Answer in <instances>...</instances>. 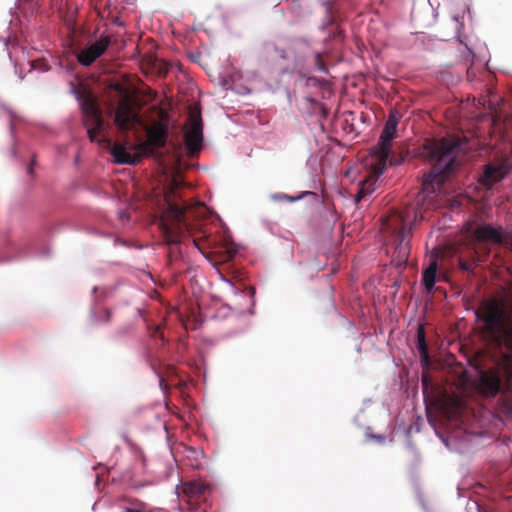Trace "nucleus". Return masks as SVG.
I'll return each mask as SVG.
<instances>
[{
  "label": "nucleus",
  "instance_id": "obj_1",
  "mask_svg": "<svg viewBox=\"0 0 512 512\" xmlns=\"http://www.w3.org/2000/svg\"><path fill=\"white\" fill-rule=\"evenodd\" d=\"M177 187V182L173 181L170 192L165 195L167 208L159 220L162 236L169 246V256H177V245L189 235L194 245L214 266L231 261L238 251L236 244L229 237L222 240L210 239V234L206 230H197L187 218L190 206L181 205L171 199V194H174Z\"/></svg>",
  "mask_w": 512,
  "mask_h": 512
},
{
  "label": "nucleus",
  "instance_id": "obj_2",
  "mask_svg": "<svg viewBox=\"0 0 512 512\" xmlns=\"http://www.w3.org/2000/svg\"><path fill=\"white\" fill-rule=\"evenodd\" d=\"M475 314L485 340L512 353V293L483 301Z\"/></svg>",
  "mask_w": 512,
  "mask_h": 512
},
{
  "label": "nucleus",
  "instance_id": "obj_3",
  "mask_svg": "<svg viewBox=\"0 0 512 512\" xmlns=\"http://www.w3.org/2000/svg\"><path fill=\"white\" fill-rule=\"evenodd\" d=\"M477 389L484 397H494L501 392L499 411L512 416V356H505L495 370L481 371Z\"/></svg>",
  "mask_w": 512,
  "mask_h": 512
},
{
  "label": "nucleus",
  "instance_id": "obj_4",
  "mask_svg": "<svg viewBox=\"0 0 512 512\" xmlns=\"http://www.w3.org/2000/svg\"><path fill=\"white\" fill-rule=\"evenodd\" d=\"M399 122V113L392 110L384 125L379 137L377 146L375 147L374 161L371 163L370 175L361 182L359 190L355 196V202L358 203L367 195L375 190V184L380 175L384 173L387 167V160L390 155L392 141L396 138L397 126Z\"/></svg>",
  "mask_w": 512,
  "mask_h": 512
},
{
  "label": "nucleus",
  "instance_id": "obj_5",
  "mask_svg": "<svg viewBox=\"0 0 512 512\" xmlns=\"http://www.w3.org/2000/svg\"><path fill=\"white\" fill-rule=\"evenodd\" d=\"M459 143L452 139H429L423 145V153L433 164L432 170L423 185L428 189V184L437 181L442 183L459 166L457 155Z\"/></svg>",
  "mask_w": 512,
  "mask_h": 512
},
{
  "label": "nucleus",
  "instance_id": "obj_6",
  "mask_svg": "<svg viewBox=\"0 0 512 512\" xmlns=\"http://www.w3.org/2000/svg\"><path fill=\"white\" fill-rule=\"evenodd\" d=\"M381 231L384 234L388 251L393 249V258L397 264H405L410 252V229L407 228V218L404 213L393 211L383 220Z\"/></svg>",
  "mask_w": 512,
  "mask_h": 512
},
{
  "label": "nucleus",
  "instance_id": "obj_7",
  "mask_svg": "<svg viewBox=\"0 0 512 512\" xmlns=\"http://www.w3.org/2000/svg\"><path fill=\"white\" fill-rule=\"evenodd\" d=\"M80 106L83 124L87 129L88 137L91 142H94L103 135L105 128L102 111L98 106L96 98L92 94L83 95L81 97Z\"/></svg>",
  "mask_w": 512,
  "mask_h": 512
},
{
  "label": "nucleus",
  "instance_id": "obj_8",
  "mask_svg": "<svg viewBox=\"0 0 512 512\" xmlns=\"http://www.w3.org/2000/svg\"><path fill=\"white\" fill-rule=\"evenodd\" d=\"M185 145L190 154L199 152L203 142V123L201 109L194 105L189 107V115L184 133Z\"/></svg>",
  "mask_w": 512,
  "mask_h": 512
},
{
  "label": "nucleus",
  "instance_id": "obj_9",
  "mask_svg": "<svg viewBox=\"0 0 512 512\" xmlns=\"http://www.w3.org/2000/svg\"><path fill=\"white\" fill-rule=\"evenodd\" d=\"M112 42L110 35L102 34L98 40L89 44L77 54L78 62L83 66H90L101 57Z\"/></svg>",
  "mask_w": 512,
  "mask_h": 512
},
{
  "label": "nucleus",
  "instance_id": "obj_10",
  "mask_svg": "<svg viewBox=\"0 0 512 512\" xmlns=\"http://www.w3.org/2000/svg\"><path fill=\"white\" fill-rule=\"evenodd\" d=\"M167 136V127L158 123L147 131V141L138 145H131V149L140 150L143 154L152 152L155 148H162L165 146Z\"/></svg>",
  "mask_w": 512,
  "mask_h": 512
},
{
  "label": "nucleus",
  "instance_id": "obj_11",
  "mask_svg": "<svg viewBox=\"0 0 512 512\" xmlns=\"http://www.w3.org/2000/svg\"><path fill=\"white\" fill-rule=\"evenodd\" d=\"M115 123L120 130L127 131L140 123V119L130 103L123 100L117 106Z\"/></svg>",
  "mask_w": 512,
  "mask_h": 512
},
{
  "label": "nucleus",
  "instance_id": "obj_12",
  "mask_svg": "<svg viewBox=\"0 0 512 512\" xmlns=\"http://www.w3.org/2000/svg\"><path fill=\"white\" fill-rule=\"evenodd\" d=\"M504 237L500 229L494 228L489 224L479 225L475 228L472 234V246H476V242H489L493 244H501Z\"/></svg>",
  "mask_w": 512,
  "mask_h": 512
},
{
  "label": "nucleus",
  "instance_id": "obj_13",
  "mask_svg": "<svg viewBox=\"0 0 512 512\" xmlns=\"http://www.w3.org/2000/svg\"><path fill=\"white\" fill-rule=\"evenodd\" d=\"M134 151L130 153L124 145L115 143L111 148V155L117 164L135 165L141 161L143 153L140 150Z\"/></svg>",
  "mask_w": 512,
  "mask_h": 512
},
{
  "label": "nucleus",
  "instance_id": "obj_14",
  "mask_svg": "<svg viewBox=\"0 0 512 512\" xmlns=\"http://www.w3.org/2000/svg\"><path fill=\"white\" fill-rule=\"evenodd\" d=\"M507 173V169L504 165L487 164L484 169L482 183L487 186L501 181Z\"/></svg>",
  "mask_w": 512,
  "mask_h": 512
},
{
  "label": "nucleus",
  "instance_id": "obj_15",
  "mask_svg": "<svg viewBox=\"0 0 512 512\" xmlns=\"http://www.w3.org/2000/svg\"><path fill=\"white\" fill-rule=\"evenodd\" d=\"M417 349L419 351L421 361L428 365L430 358L428 353V345L426 342L425 329L423 325H419L417 329Z\"/></svg>",
  "mask_w": 512,
  "mask_h": 512
},
{
  "label": "nucleus",
  "instance_id": "obj_16",
  "mask_svg": "<svg viewBox=\"0 0 512 512\" xmlns=\"http://www.w3.org/2000/svg\"><path fill=\"white\" fill-rule=\"evenodd\" d=\"M123 500L128 504L123 508V512H153L148 503L138 498H124Z\"/></svg>",
  "mask_w": 512,
  "mask_h": 512
},
{
  "label": "nucleus",
  "instance_id": "obj_17",
  "mask_svg": "<svg viewBox=\"0 0 512 512\" xmlns=\"http://www.w3.org/2000/svg\"><path fill=\"white\" fill-rule=\"evenodd\" d=\"M437 263L433 261L423 272V285L428 291L434 288L436 281Z\"/></svg>",
  "mask_w": 512,
  "mask_h": 512
},
{
  "label": "nucleus",
  "instance_id": "obj_18",
  "mask_svg": "<svg viewBox=\"0 0 512 512\" xmlns=\"http://www.w3.org/2000/svg\"><path fill=\"white\" fill-rule=\"evenodd\" d=\"M206 485L200 481L185 482L183 492L189 497H198L204 494Z\"/></svg>",
  "mask_w": 512,
  "mask_h": 512
},
{
  "label": "nucleus",
  "instance_id": "obj_19",
  "mask_svg": "<svg viewBox=\"0 0 512 512\" xmlns=\"http://www.w3.org/2000/svg\"><path fill=\"white\" fill-rule=\"evenodd\" d=\"M481 256L479 255V251L477 246L473 244L472 252H471V261L464 260L462 258L459 259V267L463 271H470L476 264V262L481 261Z\"/></svg>",
  "mask_w": 512,
  "mask_h": 512
},
{
  "label": "nucleus",
  "instance_id": "obj_20",
  "mask_svg": "<svg viewBox=\"0 0 512 512\" xmlns=\"http://www.w3.org/2000/svg\"><path fill=\"white\" fill-rule=\"evenodd\" d=\"M111 320V311L107 308L100 311L98 321L108 323Z\"/></svg>",
  "mask_w": 512,
  "mask_h": 512
},
{
  "label": "nucleus",
  "instance_id": "obj_21",
  "mask_svg": "<svg viewBox=\"0 0 512 512\" xmlns=\"http://www.w3.org/2000/svg\"><path fill=\"white\" fill-rule=\"evenodd\" d=\"M315 65H316L318 70H320L322 72H326L327 71L326 66H325V64L323 62L322 56L319 53H317L315 55Z\"/></svg>",
  "mask_w": 512,
  "mask_h": 512
},
{
  "label": "nucleus",
  "instance_id": "obj_22",
  "mask_svg": "<svg viewBox=\"0 0 512 512\" xmlns=\"http://www.w3.org/2000/svg\"><path fill=\"white\" fill-rule=\"evenodd\" d=\"M151 335L155 337L156 335H159V337L164 341V335L161 332V326L157 325L151 329Z\"/></svg>",
  "mask_w": 512,
  "mask_h": 512
},
{
  "label": "nucleus",
  "instance_id": "obj_23",
  "mask_svg": "<svg viewBox=\"0 0 512 512\" xmlns=\"http://www.w3.org/2000/svg\"><path fill=\"white\" fill-rule=\"evenodd\" d=\"M453 19L458 23V30L460 28H463L464 26V23H463V18L460 17V16H454Z\"/></svg>",
  "mask_w": 512,
  "mask_h": 512
},
{
  "label": "nucleus",
  "instance_id": "obj_24",
  "mask_svg": "<svg viewBox=\"0 0 512 512\" xmlns=\"http://www.w3.org/2000/svg\"><path fill=\"white\" fill-rule=\"evenodd\" d=\"M422 385L424 388H427L428 386V378L426 376L422 377Z\"/></svg>",
  "mask_w": 512,
  "mask_h": 512
},
{
  "label": "nucleus",
  "instance_id": "obj_25",
  "mask_svg": "<svg viewBox=\"0 0 512 512\" xmlns=\"http://www.w3.org/2000/svg\"><path fill=\"white\" fill-rule=\"evenodd\" d=\"M114 23L119 26L123 25V23L117 17L114 19Z\"/></svg>",
  "mask_w": 512,
  "mask_h": 512
},
{
  "label": "nucleus",
  "instance_id": "obj_26",
  "mask_svg": "<svg viewBox=\"0 0 512 512\" xmlns=\"http://www.w3.org/2000/svg\"><path fill=\"white\" fill-rule=\"evenodd\" d=\"M287 199H289L290 201H294L296 198L294 197H288V196H285Z\"/></svg>",
  "mask_w": 512,
  "mask_h": 512
},
{
  "label": "nucleus",
  "instance_id": "obj_27",
  "mask_svg": "<svg viewBox=\"0 0 512 512\" xmlns=\"http://www.w3.org/2000/svg\"><path fill=\"white\" fill-rule=\"evenodd\" d=\"M377 439H378L379 441H384V437H382V436H377Z\"/></svg>",
  "mask_w": 512,
  "mask_h": 512
},
{
  "label": "nucleus",
  "instance_id": "obj_28",
  "mask_svg": "<svg viewBox=\"0 0 512 512\" xmlns=\"http://www.w3.org/2000/svg\"><path fill=\"white\" fill-rule=\"evenodd\" d=\"M467 74H468V77L470 78V76H471V72H470V71H467Z\"/></svg>",
  "mask_w": 512,
  "mask_h": 512
},
{
  "label": "nucleus",
  "instance_id": "obj_29",
  "mask_svg": "<svg viewBox=\"0 0 512 512\" xmlns=\"http://www.w3.org/2000/svg\"><path fill=\"white\" fill-rule=\"evenodd\" d=\"M28 172H29V173H31V172H32V167H29Z\"/></svg>",
  "mask_w": 512,
  "mask_h": 512
}]
</instances>
